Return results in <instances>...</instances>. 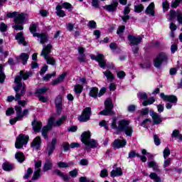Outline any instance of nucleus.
I'll list each match as a JSON object with an SVG mask.
<instances>
[{"instance_id": "4c0bfd02", "label": "nucleus", "mask_w": 182, "mask_h": 182, "mask_svg": "<svg viewBox=\"0 0 182 182\" xmlns=\"http://www.w3.org/2000/svg\"><path fill=\"white\" fill-rule=\"evenodd\" d=\"M103 73L105 76L107 77V80H110L112 82V80H114V75L109 70H107Z\"/></svg>"}, {"instance_id": "9d476101", "label": "nucleus", "mask_w": 182, "mask_h": 182, "mask_svg": "<svg viewBox=\"0 0 182 182\" xmlns=\"http://www.w3.org/2000/svg\"><path fill=\"white\" fill-rule=\"evenodd\" d=\"M166 60H167V54L166 53H160L154 60V66L158 68H161L163 62H166Z\"/></svg>"}, {"instance_id": "393cba45", "label": "nucleus", "mask_w": 182, "mask_h": 182, "mask_svg": "<svg viewBox=\"0 0 182 182\" xmlns=\"http://www.w3.org/2000/svg\"><path fill=\"white\" fill-rule=\"evenodd\" d=\"M32 126L34 132L38 133L42 129V122L41 121H34L32 122Z\"/></svg>"}, {"instance_id": "e2e57ef3", "label": "nucleus", "mask_w": 182, "mask_h": 182, "mask_svg": "<svg viewBox=\"0 0 182 182\" xmlns=\"http://www.w3.org/2000/svg\"><path fill=\"white\" fill-rule=\"evenodd\" d=\"M150 66H151V63L150 61L144 63V64H140V67L143 68V69H149Z\"/></svg>"}, {"instance_id": "052dcab7", "label": "nucleus", "mask_w": 182, "mask_h": 182, "mask_svg": "<svg viewBox=\"0 0 182 182\" xmlns=\"http://www.w3.org/2000/svg\"><path fill=\"white\" fill-rule=\"evenodd\" d=\"M39 14L41 15V16H43V18H46V16H48V15H49V11L47 10H40L39 11Z\"/></svg>"}, {"instance_id": "473e14b6", "label": "nucleus", "mask_w": 182, "mask_h": 182, "mask_svg": "<svg viewBox=\"0 0 182 182\" xmlns=\"http://www.w3.org/2000/svg\"><path fill=\"white\" fill-rule=\"evenodd\" d=\"M54 173L57 174V176H59L60 177H62V178L64 180V181H69L70 177L69 176L65 175V173L60 172V171L56 169L54 171Z\"/></svg>"}, {"instance_id": "c03bdc74", "label": "nucleus", "mask_w": 182, "mask_h": 182, "mask_svg": "<svg viewBox=\"0 0 182 182\" xmlns=\"http://www.w3.org/2000/svg\"><path fill=\"white\" fill-rule=\"evenodd\" d=\"M82 90H83V86H82L79 84L75 85L74 91L75 92V93L80 94V93H82Z\"/></svg>"}, {"instance_id": "a18cd8bd", "label": "nucleus", "mask_w": 182, "mask_h": 182, "mask_svg": "<svg viewBox=\"0 0 182 182\" xmlns=\"http://www.w3.org/2000/svg\"><path fill=\"white\" fill-rule=\"evenodd\" d=\"M162 8H163L164 12L168 11V9L170 8V4H168V1H167V0H164L163 1Z\"/></svg>"}, {"instance_id": "774afa93", "label": "nucleus", "mask_w": 182, "mask_h": 182, "mask_svg": "<svg viewBox=\"0 0 182 182\" xmlns=\"http://www.w3.org/2000/svg\"><path fill=\"white\" fill-rule=\"evenodd\" d=\"M178 49V46L177 44H172L171 46V53H176V51Z\"/></svg>"}, {"instance_id": "79ce46f5", "label": "nucleus", "mask_w": 182, "mask_h": 182, "mask_svg": "<svg viewBox=\"0 0 182 182\" xmlns=\"http://www.w3.org/2000/svg\"><path fill=\"white\" fill-rule=\"evenodd\" d=\"M55 106L58 109H61V107H62V97L58 96L55 98Z\"/></svg>"}, {"instance_id": "cd10ccee", "label": "nucleus", "mask_w": 182, "mask_h": 182, "mask_svg": "<svg viewBox=\"0 0 182 182\" xmlns=\"http://www.w3.org/2000/svg\"><path fill=\"white\" fill-rule=\"evenodd\" d=\"M89 96H90V97H93L94 99H96V97L99 96V89L95 87H92L90 90Z\"/></svg>"}, {"instance_id": "69168bd1", "label": "nucleus", "mask_w": 182, "mask_h": 182, "mask_svg": "<svg viewBox=\"0 0 182 182\" xmlns=\"http://www.w3.org/2000/svg\"><path fill=\"white\" fill-rule=\"evenodd\" d=\"M117 75L119 79H124V77L126 76V73H124V71H119L117 73Z\"/></svg>"}, {"instance_id": "f8f14e48", "label": "nucleus", "mask_w": 182, "mask_h": 182, "mask_svg": "<svg viewBox=\"0 0 182 182\" xmlns=\"http://www.w3.org/2000/svg\"><path fill=\"white\" fill-rule=\"evenodd\" d=\"M90 58L92 60L98 62L102 69H105L106 68V60H105V55H103V54H98L97 56L95 55H90Z\"/></svg>"}, {"instance_id": "c756f323", "label": "nucleus", "mask_w": 182, "mask_h": 182, "mask_svg": "<svg viewBox=\"0 0 182 182\" xmlns=\"http://www.w3.org/2000/svg\"><path fill=\"white\" fill-rule=\"evenodd\" d=\"M2 168L4 171H11L14 170V164L9 162H4L2 165Z\"/></svg>"}, {"instance_id": "6e6d98bb", "label": "nucleus", "mask_w": 182, "mask_h": 182, "mask_svg": "<svg viewBox=\"0 0 182 182\" xmlns=\"http://www.w3.org/2000/svg\"><path fill=\"white\" fill-rule=\"evenodd\" d=\"M5 77V74L2 72V65H0V83H4Z\"/></svg>"}, {"instance_id": "39448f33", "label": "nucleus", "mask_w": 182, "mask_h": 182, "mask_svg": "<svg viewBox=\"0 0 182 182\" xmlns=\"http://www.w3.org/2000/svg\"><path fill=\"white\" fill-rule=\"evenodd\" d=\"M14 90L16 92V97L14 96H9L7 97V102H12L13 100H21V98L23 95H25L26 90L25 89V86L22 85L21 84H18L16 87H14Z\"/></svg>"}, {"instance_id": "603ef678", "label": "nucleus", "mask_w": 182, "mask_h": 182, "mask_svg": "<svg viewBox=\"0 0 182 182\" xmlns=\"http://www.w3.org/2000/svg\"><path fill=\"white\" fill-rule=\"evenodd\" d=\"M19 62V57H16V60H14L13 58H9L8 60L9 65L14 66V65H16Z\"/></svg>"}, {"instance_id": "864d4df0", "label": "nucleus", "mask_w": 182, "mask_h": 182, "mask_svg": "<svg viewBox=\"0 0 182 182\" xmlns=\"http://www.w3.org/2000/svg\"><path fill=\"white\" fill-rule=\"evenodd\" d=\"M53 76H56V73L46 75L43 77V80H45V82H49L50 79H52Z\"/></svg>"}, {"instance_id": "9b49d317", "label": "nucleus", "mask_w": 182, "mask_h": 182, "mask_svg": "<svg viewBox=\"0 0 182 182\" xmlns=\"http://www.w3.org/2000/svg\"><path fill=\"white\" fill-rule=\"evenodd\" d=\"M30 76H32V72L28 71L25 73V71L21 70L20 71V76L16 77L14 82L15 83H17V86H18V84L22 85V83H21V80H22V79L23 80H28Z\"/></svg>"}, {"instance_id": "a878e982", "label": "nucleus", "mask_w": 182, "mask_h": 182, "mask_svg": "<svg viewBox=\"0 0 182 182\" xmlns=\"http://www.w3.org/2000/svg\"><path fill=\"white\" fill-rule=\"evenodd\" d=\"M79 57L78 60L80 62H86V57L85 55V48L82 47L78 48Z\"/></svg>"}, {"instance_id": "6e6552de", "label": "nucleus", "mask_w": 182, "mask_h": 182, "mask_svg": "<svg viewBox=\"0 0 182 182\" xmlns=\"http://www.w3.org/2000/svg\"><path fill=\"white\" fill-rule=\"evenodd\" d=\"M160 97L164 100V102H169L166 104V108L168 110L173 107V104L177 105V101L178 100L177 99V97L176 95H166L164 93H161Z\"/></svg>"}, {"instance_id": "4be33fe9", "label": "nucleus", "mask_w": 182, "mask_h": 182, "mask_svg": "<svg viewBox=\"0 0 182 182\" xmlns=\"http://www.w3.org/2000/svg\"><path fill=\"white\" fill-rule=\"evenodd\" d=\"M147 164L149 168H153V170L156 173H161V170L159 168V164H157L156 161H148Z\"/></svg>"}, {"instance_id": "bf43d9fd", "label": "nucleus", "mask_w": 182, "mask_h": 182, "mask_svg": "<svg viewBox=\"0 0 182 182\" xmlns=\"http://www.w3.org/2000/svg\"><path fill=\"white\" fill-rule=\"evenodd\" d=\"M87 26L90 29H96V21H89V23H87Z\"/></svg>"}, {"instance_id": "0e129e2a", "label": "nucleus", "mask_w": 182, "mask_h": 182, "mask_svg": "<svg viewBox=\"0 0 182 182\" xmlns=\"http://www.w3.org/2000/svg\"><path fill=\"white\" fill-rule=\"evenodd\" d=\"M171 164V159H166V160L164 162V168H166V167H168Z\"/></svg>"}, {"instance_id": "ddd939ff", "label": "nucleus", "mask_w": 182, "mask_h": 182, "mask_svg": "<svg viewBox=\"0 0 182 182\" xmlns=\"http://www.w3.org/2000/svg\"><path fill=\"white\" fill-rule=\"evenodd\" d=\"M90 114H92V109L90 107H86L78 118V120L80 122H86L90 120Z\"/></svg>"}, {"instance_id": "ea45409f", "label": "nucleus", "mask_w": 182, "mask_h": 182, "mask_svg": "<svg viewBox=\"0 0 182 182\" xmlns=\"http://www.w3.org/2000/svg\"><path fill=\"white\" fill-rule=\"evenodd\" d=\"M19 58L23 61V65H25L26 63H27L28 60L29 59V55L26 53H21Z\"/></svg>"}, {"instance_id": "72a5a7b5", "label": "nucleus", "mask_w": 182, "mask_h": 182, "mask_svg": "<svg viewBox=\"0 0 182 182\" xmlns=\"http://www.w3.org/2000/svg\"><path fill=\"white\" fill-rule=\"evenodd\" d=\"M75 164L73 161H70L68 163L63 162V161H60L57 164V165L60 168H67V167H70V166H73Z\"/></svg>"}, {"instance_id": "49530a36", "label": "nucleus", "mask_w": 182, "mask_h": 182, "mask_svg": "<svg viewBox=\"0 0 182 182\" xmlns=\"http://www.w3.org/2000/svg\"><path fill=\"white\" fill-rule=\"evenodd\" d=\"M124 29H126V26H120L117 31V35H119V36L120 38H122V36H123V32H124Z\"/></svg>"}, {"instance_id": "f3484780", "label": "nucleus", "mask_w": 182, "mask_h": 182, "mask_svg": "<svg viewBox=\"0 0 182 182\" xmlns=\"http://www.w3.org/2000/svg\"><path fill=\"white\" fill-rule=\"evenodd\" d=\"M57 143H58V139H56V138H54L52 139L51 143L47 146L48 156H51V154H53V151L56 147Z\"/></svg>"}, {"instance_id": "09e8293b", "label": "nucleus", "mask_w": 182, "mask_h": 182, "mask_svg": "<svg viewBox=\"0 0 182 182\" xmlns=\"http://www.w3.org/2000/svg\"><path fill=\"white\" fill-rule=\"evenodd\" d=\"M32 173H33L32 168H28L26 173L23 176V178L25 180H28V178H29L31 176H32Z\"/></svg>"}, {"instance_id": "dca6fc26", "label": "nucleus", "mask_w": 182, "mask_h": 182, "mask_svg": "<svg viewBox=\"0 0 182 182\" xmlns=\"http://www.w3.org/2000/svg\"><path fill=\"white\" fill-rule=\"evenodd\" d=\"M16 112L17 117L14 119H10V124H15L16 122L22 120L23 115H22V108L21 107H16Z\"/></svg>"}, {"instance_id": "3c124183", "label": "nucleus", "mask_w": 182, "mask_h": 182, "mask_svg": "<svg viewBox=\"0 0 182 182\" xmlns=\"http://www.w3.org/2000/svg\"><path fill=\"white\" fill-rule=\"evenodd\" d=\"M137 97H139V99H141L142 100H146L148 97L147 94L143 92H138Z\"/></svg>"}, {"instance_id": "7c9ffc66", "label": "nucleus", "mask_w": 182, "mask_h": 182, "mask_svg": "<svg viewBox=\"0 0 182 182\" xmlns=\"http://www.w3.org/2000/svg\"><path fill=\"white\" fill-rule=\"evenodd\" d=\"M55 10H56V14L60 18H63V17L66 16L65 11L63 10H62V6L58 5L55 8Z\"/></svg>"}, {"instance_id": "1a4fd4ad", "label": "nucleus", "mask_w": 182, "mask_h": 182, "mask_svg": "<svg viewBox=\"0 0 182 182\" xmlns=\"http://www.w3.org/2000/svg\"><path fill=\"white\" fill-rule=\"evenodd\" d=\"M28 141H29V136L22 134H19L15 143L16 149H22L24 144H28Z\"/></svg>"}, {"instance_id": "aec40b11", "label": "nucleus", "mask_w": 182, "mask_h": 182, "mask_svg": "<svg viewBox=\"0 0 182 182\" xmlns=\"http://www.w3.org/2000/svg\"><path fill=\"white\" fill-rule=\"evenodd\" d=\"M41 144H42V139H41V136H37L33 140L31 146L33 149H36V150H39Z\"/></svg>"}, {"instance_id": "f704fd0d", "label": "nucleus", "mask_w": 182, "mask_h": 182, "mask_svg": "<svg viewBox=\"0 0 182 182\" xmlns=\"http://www.w3.org/2000/svg\"><path fill=\"white\" fill-rule=\"evenodd\" d=\"M15 157L18 163H23L25 161V155L22 152H17Z\"/></svg>"}, {"instance_id": "a211bd4d", "label": "nucleus", "mask_w": 182, "mask_h": 182, "mask_svg": "<svg viewBox=\"0 0 182 182\" xmlns=\"http://www.w3.org/2000/svg\"><path fill=\"white\" fill-rule=\"evenodd\" d=\"M127 144L126 139H115L113 143L114 149H122Z\"/></svg>"}, {"instance_id": "bb28decb", "label": "nucleus", "mask_w": 182, "mask_h": 182, "mask_svg": "<svg viewBox=\"0 0 182 182\" xmlns=\"http://www.w3.org/2000/svg\"><path fill=\"white\" fill-rule=\"evenodd\" d=\"M53 166V164H52V161L46 159L43 168V171L45 173L46 171L51 170Z\"/></svg>"}, {"instance_id": "c85d7f7f", "label": "nucleus", "mask_w": 182, "mask_h": 182, "mask_svg": "<svg viewBox=\"0 0 182 182\" xmlns=\"http://www.w3.org/2000/svg\"><path fill=\"white\" fill-rule=\"evenodd\" d=\"M123 171H122V168H117L111 171L110 176L111 177H117L119 176H122Z\"/></svg>"}, {"instance_id": "20e7f679", "label": "nucleus", "mask_w": 182, "mask_h": 182, "mask_svg": "<svg viewBox=\"0 0 182 182\" xmlns=\"http://www.w3.org/2000/svg\"><path fill=\"white\" fill-rule=\"evenodd\" d=\"M51 49L52 45L50 44H48L46 46H44L41 53V56H43L48 65L55 66V65H56V60L53 57L49 55Z\"/></svg>"}, {"instance_id": "f257e3e1", "label": "nucleus", "mask_w": 182, "mask_h": 182, "mask_svg": "<svg viewBox=\"0 0 182 182\" xmlns=\"http://www.w3.org/2000/svg\"><path fill=\"white\" fill-rule=\"evenodd\" d=\"M111 127L116 130L115 134H119L122 132L129 137H132L133 134V127L130 126V121L129 120L122 119L117 122V119L113 118Z\"/></svg>"}, {"instance_id": "2eb2a0df", "label": "nucleus", "mask_w": 182, "mask_h": 182, "mask_svg": "<svg viewBox=\"0 0 182 182\" xmlns=\"http://www.w3.org/2000/svg\"><path fill=\"white\" fill-rule=\"evenodd\" d=\"M117 6H119V1L112 0L111 4L105 5L104 6V9L108 11V12H115L117 9Z\"/></svg>"}, {"instance_id": "a19ab883", "label": "nucleus", "mask_w": 182, "mask_h": 182, "mask_svg": "<svg viewBox=\"0 0 182 182\" xmlns=\"http://www.w3.org/2000/svg\"><path fill=\"white\" fill-rule=\"evenodd\" d=\"M156 102L154 97H151L147 100H145L142 102V106H149V105H153Z\"/></svg>"}, {"instance_id": "338daca9", "label": "nucleus", "mask_w": 182, "mask_h": 182, "mask_svg": "<svg viewBox=\"0 0 182 182\" xmlns=\"http://www.w3.org/2000/svg\"><path fill=\"white\" fill-rule=\"evenodd\" d=\"M109 174L107 173V170L106 169H102L100 173V177L102 178H105V177H107Z\"/></svg>"}, {"instance_id": "b1692460", "label": "nucleus", "mask_w": 182, "mask_h": 182, "mask_svg": "<svg viewBox=\"0 0 182 182\" xmlns=\"http://www.w3.org/2000/svg\"><path fill=\"white\" fill-rule=\"evenodd\" d=\"M145 14H146V15H151V16H154V3L152 2L148 6L145 10Z\"/></svg>"}, {"instance_id": "423d86ee", "label": "nucleus", "mask_w": 182, "mask_h": 182, "mask_svg": "<svg viewBox=\"0 0 182 182\" xmlns=\"http://www.w3.org/2000/svg\"><path fill=\"white\" fill-rule=\"evenodd\" d=\"M30 32L33 34V36L34 38H38L40 39V43L41 45H43V43H46V42H48V36L45 33H36V29H38V24L37 23H32L30 26Z\"/></svg>"}, {"instance_id": "0eeeda50", "label": "nucleus", "mask_w": 182, "mask_h": 182, "mask_svg": "<svg viewBox=\"0 0 182 182\" xmlns=\"http://www.w3.org/2000/svg\"><path fill=\"white\" fill-rule=\"evenodd\" d=\"M99 114L102 116H113L114 112H113V101L108 98L105 101V109L101 111Z\"/></svg>"}, {"instance_id": "58836bf2", "label": "nucleus", "mask_w": 182, "mask_h": 182, "mask_svg": "<svg viewBox=\"0 0 182 182\" xmlns=\"http://www.w3.org/2000/svg\"><path fill=\"white\" fill-rule=\"evenodd\" d=\"M171 137H175V138L178 139L179 140H181V141H182V135L180 134V132L177 129H174L173 131V133L171 134Z\"/></svg>"}, {"instance_id": "7ed1b4c3", "label": "nucleus", "mask_w": 182, "mask_h": 182, "mask_svg": "<svg viewBox=\"0 0 182 182\" xmlns=\"http://www.w3.org/2000/svg\"><path fill=\"white\" fill-rule=\"evenodd\" d=\"M90 132H84L81 135L82 142L87 147H90V149H96V147H99L97 141L95 139H90Z\"/></svg>"}, {"instance_id": "4d7b16f0", "label": "nucleus", "mask_w": 182, "mask_h": 182, "mask_svg": "<svg viewBox=\"0 0 182 182\" xmlns=\"http://www.w3.org/2000/svg\"><path fill=\"white\" fill-rule=\"evenodd\" d=\"M54 119L53 117H51L48 119V126H46L45 127H48V129H51L53 126H55V122H53Z\"/></svg>"}, {"instance_id": "f03ea898", "label": "nucleus", "mask_w": 182, "mask_h": 182, "mask_svg": "<svg viewBox=\"0 0 182 182\" xmlns=\"http://www.w3.org/2000/svg\"><path fill=\"white\" fill-rule=\"evenodd\" d=\"M29 19V16L25 13L18 14L17 16L14 18L15 25L13 26V28L15 31H23V23H26Z\"/></svg>"}, {"instance_id": "680f3d73", "label": "nucleus", "mask_w": 182, "mask_h": 182, "mask_svg": "<svg viewBox=\"0 0 182 182\" xmlns=\"http://www.w3.org/2000/svg\"><path fill=\"white\" fill-rule=\"evenodd\" d=\"M99 125L101 127H105L106 130H109V126L107 125V122L105 120H102L99 123Z\"/></svg>"}, {"instance_id": "4468645a", "label": "nucleus", "mask_w": 182, "mask_h": 182, "mask_svg": "<svg viewBox=\"0 0 182 182\" xmlns=\"http://www.w3.org/2000/svg\"><path fill=\"white\" fill-rule=\"evenodd\" d=\"M41 167H42V161H38L35 162V171L32 177V180H38L41 177Z\"/></svg>"}, {"instance_id": "e433bc0d", "label": "nucleus", "mask_w": 182, "mask_h": 182, "mask_svg": "<svg viewBox=\"0 0 182 182\" xmlns=\"http://www.w3.org/2000/svg\"><path fill=\"white\" fill-rule=\"evenodd\" d=\"M66 119H67L66 115L61 117V118H60L58 120L54 122V126L55 127L62 126V124H63V123H65V122L66 121Z\"/></svg>"}, {"instance_id": "412c9836", "label": "nucleus", "mask_w": 182, "mask_h": 182, "mask_svg": "<svg viewBox=\"0 0 182 182\" xmlns=\"http://www.w3.org/2000/svg\"><path fill=\"white\" fill-rule=\"evenodd\" d=\"M67 75L68 74L66 73H63L58 78H56L55 80H53L51 82V85L53 86H56V85H59L60 83L63 82L64 80H65V77H66Z\"/></svg>"}, {"instance_id": "c9c22d12", "label": "nucleus", "mask_w": 182, "mask_h": 182, "mask_svg": "<svg viewBox=\"0 0 182 182\" xmlns=\"http://www.w3.org/2000/svg\"><path fill=\"white\" fill-rule=\"evenodd\" d=\"M149 178L155 182H161V178L157 176V173L152 172L149 174Z\"/></svg>"}, {"instance_id": "8fccbe9b", "label": "nucleus", "mask_w": 182, "mask_h": 182, "mask_svg": "<svg viewBox=\"0 0 182 182\" xmlns=\"http://www.w3.org/2000/svg\"><path fill=\"white\" fill-rule=\"evenodd\" d=\"M48 90H49V88L48 87H43L41 89H38L36 91V93H37L38 95H43L45 93H46L48 92Z\"/></svg>"}, {"instance_id": "37998d69", "label": "nucleus", "mask_w": 182, "mask_h": 182, "mask_svg": "<svg viewBox=\"0 0 182 182\" xmlns=\"http://www.w3.org/2000/svg\"><path fill=\"white\" fill-rule=\"evenodd\" d=\"M134 12H136V14H140V12H141L143 9H144V6H143V4H139V5L134 6Z\"/></svg>"}, {"instance_id": "5fc2aeb1", "label": "nucleus", "mask_w": 182, "mask_h": 182, "mask_svg": "<svg viewBox=\"0 0 182 182\" xmlns=\"http://www.w3.org/2000/svg\"><path fill=\"white\" fill-rule=\"evenodd\" d=\"M173 18H176V11L171 10L170 14L167 16V19H168V21H173Z\"/></svg>"}, {"instance_id": "6ab92c4d", "label": "nucleus", "mask_w": 182, "mask_h": 182, "mask_svg": "<svg viewBox=\"0 0 182 182\" xmlns=\"http://www.w3.org/2000/svg\"><path fill=\"white\" fill-rule=\"evenodd\" d=\"M141 37L138 36L136 37L134 36H128V41L130 42L131 46H134V45H139V43H141Z\"/></svg>"}, {"instance_id": "2f4dec72", "label": "nucleus", "mask_w": 182, "mask_h": 182, "mask_svg": "<svg viewBox=\"0 0 182 182\" xmlns=\"http://www.w3.org/2000/svg\"><path fill=\"white\" fill-rule=\"evenodd\" d=\"M16 40L18 41L19 44L24 46L26 45L25 38L23 37V34L22 33V32L17 33V35L16 36Z\"/></svg>"}, {"instance_id": "de8ad7c7", "label": "nucleus", "mask_w": 182, "mask_h": 182, "mask_svg": "<svg viewBox=\"0 0 182 182\" xmlns=\"http://www.w3.org/2000/svg\"><path fill=\"white\" fill-rule=\"evenodd\" d=\"M49 128L48 127H44L42 129V136L44 137V139H48V132H49Z\"/></svg>"}, {"instance_id": "5701e85b", "label": "nucleus", "mask_w": 182, "mask_h": 182, "mask_svg": "<svg viewBox=\"0 0 182 182\" xmlns=\"http://www.w3.org/2000/svg\"><path fill=\"white\" fill-rule=\"evenodd\" d=\"M151 117H152L154 124H160V123L163 122L161 117H160V115L156 112H151Z\"/></svg>"}, {"instance_id": "13d9d810", "label": "nucleus", "mask_w": 182, "mask_h": 182, "mask_svg": "<svg viewBox=\"0 0 182 182\" xmlns=\"http://www.w3.org/2000/svg\"><path fill=\"white\" fill-rule=\"evenodd\" d=\"M163 154H164V158L166 160V159H167V157L170 156V149L168 147L165 148L163 151Z\"/></svg>"}]
</instances>
